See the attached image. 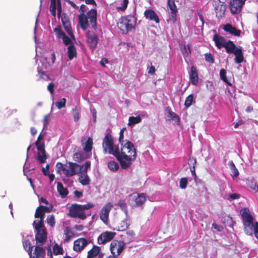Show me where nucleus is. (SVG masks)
Segmentation results:
<instances>
[{"mask_svg":"<svg viewBox=\"0 0 258 258\" xmlns=\"http://www.w3.org/2000/svg\"><path fill=\"white\" fill-rule=\"evenodd\" d=\"M120 152L118 146L116 148L115 157L120 163L121 168H127L137 157L136 150L133 144L127 141L124 144H120Z\"/></svg>","mask_w":258,"mask_h":258,"instance_id":"1","label":"nucleus"},{"mask_svg":"<svg viewBox=\"0 0 258 258\" xmlns=\"http://www.w3.org/2000/svg\"><path fill=\"white\" fill-rule=\"evenodd\" d=\"M240 214L244 226V232L248 236L253 235V227L254 226L253 217L251 215L249 210L244 208L240 210Z\"/></svg>","mask_w":258,"mask_h":258,"instance_id":"2","label":"nucleus"},{"mask_svg":"<svg viewBox=\"0 0 258 258\" xmlns=\"http://www.w3.org/2000/svg\"><path fill=\"white\" fill-rule=\"evenodd\" d=\"M93 207V205L90 203L83 205L77 204H72L69 210V215L73 218H79L82 220H84L87 217L84 211Z\"/></svg>","mask_w":258,"mask_h":258,"instance_id":"3","label":"nucleus"},{"mask_svg":"<svg viewBox=\"0 0 258 258\" xmlns=\"http://www.w3.org/2000/svg\"><path fill=\"white\" fill-rule=\"evenodd\" d=\"M224 48L227 53H233L235 55L234 60L235 62L240 63L243 61L244 56L241 48L236 47L233 41L231 40L227 41Z\"/></svg>","mask_w":258,"mask_h":258,"instance_id":"4","label":"nucleus"},{"mask_svg":"<svg viewBox=\"0 0 258 258\" xmlns=\"http://www.w3.org/2000/svg\"><path fill=\"white\" fill-rule=\"evenodd\" d=\"M102 146L104 153L108 152L115 156L116 147H114L113 138L110 134H107L103 139Z\"/></svg>","mask_w":258,"mask_h":258,"instance_id":"5","label":"nucleus"},{"mask_svg":"<svg viewBox=\"0 0 258 258\" xmlns=\"http://www.w3.org/2000/svg\"><path fill=\"white\" fill-rule=\"evenodd\" d=\"M29 255L30 258H44L45 255V249L40 247V245L31 246L30 242H28Z\"/></svg>","mask_w":258,"mask_h":258,"instance_id":"6","label":"nucleus"},{"mask_svg":"<svg viewBox=\"0 0 258 258\" xmlns=\"http://www.w3.org/2000/svg\"><path fill=\"white\" fill-rule=\"evenodd\" d=\"M35 231V240L38 245H43L47 239V232L44 228L34 227Z\"/></svg>","mask_w":258,"mask_h":258,"instance_id":"7","label":"nucleus"},{"mask_svg":"<svg viewBox=\"0 0 258 258\" xmlns=\"http://www.w3.org/2000/svg\"><path fill=\"white\" fill-rule=\"evenodd\" d=\"M116 233L112 231H105L101 233L97 238L99 244H104L111 241L115 236Z\"/></svg>","mask_w":258,"mask_h":258,"instance_id":"8","label":"nucleus"},{"mask_svg":"<svg viewBox=\"0 0 258 258\" xmlns=\"http://www.w3.org/2000/svg\"><path fill=\"white\" fill-rule=\"evenodd\" d=\"M124 248V244L121 241H113L110 245V249L112 255L116 256L119 255L122 251Z\"/></svg>","mask_w":258,"mask_h":258,"instance_id":"9","label":"nucleus"},{"mask_svg":"<svg viewBox=\"0 0 258 258\" xmlns=\"http://www.w3.org/2000/svg\"><path fill=\"white\" fill-rule=\"evenodd\" d=\"M122 17L120 19L118 24L119 28L123 32H128L133 28V25L131 23L132 17Z\"/></svg>","mask_w":258,"mask_h":258,"instance_id":"10","label":"nucleus"},{"mask_svg":"<svg viewBox=\"0 0 258 258\" xmlns=\"http://www.w3.org/2000/svg\"><path fill=\"white\" fill-rule=\"evenodd\" d=\"M132 204L134 206L139 207L142 206L146 201L145 194L133 193L131 195Z\"/></svg>","mask_w":258,"mask_h":258,"instance_id":"11","label":"nucleus"},{"mask_svg":"<svg viewBox=\"0 0 258 258\" xmlns=\"http://www.w3.org/2000/svg\"><path fill=\"white\" fill-rule=\"evenodd\" d=\"M245 2L243 0H231L229 7L232 14H236L241 12Z\"/></svg>","mask_w":258,"mask_h":258,"instance_id":"12","label":"nucleus"},{"mask_svg":"<svg viewBox=\"0 0 258 258\" xmlns=\"http://www.w3.org/2000/svg\"><path fill=\"white\" fill-rule=\"evenodd\" d=\"M87 41L89 44V47L92 50L95 49L99 41L98 37L94 33H91L88 31L86 33Z\"/></svg>","mask_w":258,"mask_h":258,"instance_id":"13","label":"nucleus"},{"mask_svg":"<svg viewBox=\"0 0 258 258\" xmlns=\"http://www.w3.org/2000/svg\"><path fill=\"white\" fill-rule=\"evenodd\" d=\"M112 207L110 203L106 204L101 210L100 213V219L105 224H107L110 211Z\"/></svg>","mask_w":258,"mask_h":258,"instance_id":"14","label":"nucleus"},{"mask_svg":"<svg viewBox=\"0 0 258 258\" xmlns=\"http://www.w3.org/2000/svg\"><path fill=\"white\" fill-rule=\"evenodd\" d=\"M104 254L101 248L97 245H93L92 248L88 251L87 258H103Z\"/></svg>","mask_w":258,"mask_h":258,"instance_id":"15","label":"nucleus"},{"mask_svg":"<svg viewBox=\"0 0 258 258\" xmlns=\"http://www.w3.org/2000/svg\"><path fill=\"white\" fill-rule=\"evenodd\" d=\"M69 169H67V171L64 172L66 175L68 177H71L74 175L77 174L78 173H80V165L77 163L69 162Z\"/></svg>","mask_w":258,"mask_h":258,"instance_id":"16","label":"nucleus"},{"mask_svg":"<svg viewBox=\"0 0 258 258\" xmlns=\"http://www.w3.org/2000/svg\"><path fill=\"white\" fill-rule=\"evenodd\" d=\"M226 9V6L220 0L215 2V10L216 16L218 18L220 19L224 16Z\"/></svg>","mask_w":258,"mask_h":258,"instance_id":"17","label":"nucleus"},{"mask_svg":"<svg viewBox=\"0 0 258 258\" xmlns=\"http://www.w3.org/2000/svg\"><path fill=\"white\" fill-rule=\"evenodd\" d=\"M168 10L173 22L176 21L177 9L174 0H168Z\"/></svg>","mask_w":258,"mask_h":258,"instance_id":"18","label":"nucleus"},{"mask_svg":"<svg viewBox=\"0 0 258 258\" xmlns=\"http://www.w3.org/2000/svg\"><path fill=\"white\" fill-rule=\"evenodd\" d=\"M88 244V240L84 238H80L74 242L73 249L75 251L80 252Z\"/></svg>","mask_w":258,"mask_h":258,"instance_id":"19","label":"nucleus"},{"mask_svg":"<svg viewBox=\"0 0 258 258\" xmlns=\"http://www.w3.org/2000/svg\"><path fill=\"white\" fill-rule=\"evenodd\" d=\"M88 20H89L92 27L96 29L97 28V11L96 9H91L86 15Z\"/></svg>","mask_w":258,"mask_h":258,"instance_id":"20","label":"nucleus"},{"mask_svg":"<svg viewBox=\"0 0 258 258\" xmlns=\"http://www.w3.org/2000/svg\"><path fill=\"white\" fill-rule=\"evenodd\" d=\"M165 116L167 120L174 122L176 124H179L180 122L179 117L171 110L170 107H167L166 108Z\"/></svg>","mask_w":258,"mask_h":258,"instance_id":"21","label":"nucleus"},{"mask_svg":"<svg viewBox=\"0 0 258 258\" xmlns=\"http://www.w3.org/2000/svg\"><path fill=\"white\" fill-rule=\"evenodd\" d=\"M83 8V6L82 5L80 8V11L82 12V13L79 16V21L81 29L83 30H86L89 26V24L87 18L84 14V12Z\"/></svg>","mask_w":258,"mask_h":258,"instance_id":"22","label":"nucleus"},{"mask_svg":"<svg viewBox=\"0 0 258 258\" xmlns=\"http://www.w3.org/2000/svg\"><path fill=\"white\" fill-rule=\"evenodd\" d=\"M38 151V160L40 164L45 162L46 159V152L44 148V144L42 143L37 147Z\"/></svg>","mask_w":258,"mask_h":258,"instance_id":"23","label":"nucleus"},{"mask_svg":"<svg viewBox=\"0 0 258 258\" xmlns=\"http://www.w3.org/2000/svg\"><path fill=\"white\" fill-rule=\"evenodd\" d=\"M146 19L150 21H154L156 23H159L160 19L156 13L152 9L147 10L144 12Z\"/></svg>","mask_w":258,"mask_h":258,"instance_id":"24","label":"nucleus"},{"mask_svg":"<svg viewBox=\"0 0 258 258\" xmlns=\"http://www.w3.org/2000/svg\"><path fill=\"white\" fill-rule=\"evenodd\" d=\"M223 29L226 32H229L235 36L239 37L241 33V30L236 29L235 27H233L229 24L225 25Z\"/></svg>","mask_w":258,"mask_h":258,"instance_id":"25","label":"nucleus"},{"mask_svg":"<svg viewBox=\"0 0 258 258\" xmlns=\"http://www.w3.org/2000/svg\"><path fill=\"white\" fill-rule=\"evenodd\" d=\"M189 78L192 84L196 85L199 82V77L196 68L192 66L190 68Z\"/></svg>","mask_w":258,"mask_h":258,"instance_id":"26","label":"nucleus"},{"mask_svg":"<svg viewBox=\"0 0 258 258\" xmlns=\"http://www.w3.org/2000/svg\"><path fill=\"white\" fill-rule=\"evenodd\" d=\"M213 40L215 42L216 46L219 49L224 47L227 42L226 39L223 36H219L217 34L214 35Z\"/></svg>","mask_w":258,"mask_h":258,"instance_id":"27","label":"nucleus"},{"mask_svg":"<svg viewBox=\"0 0 258 258\" xmlns=\"http://www.w3.org/2000/svg\"><path fill=\"white\" fill-rule=\"evenodd\" d=\"M197 164V160L196 158L194 157H189L188 159V164L189 166L190 170L191 171V174L195 178L197 177V175L196 173V165Z\"/></svg>","mask_w":258,"mask_h":258,"instance_id":"28","label":"nucleus"},{"mask_svg":"<svg viewBox=\"0 0 258 258\" xmlns=\"http://www.w3.org/2000/svg\"><path fill=\"white\" fill-rule=\"evenodd\" d=\"M74 236V232L70 227H66L63 230V240L69 242Z\"/></svg>","mask_w":258,"mask_h":258,"instance_id":"29","label":"nucleus"},{"mask_svg":"<svg viewBox=\"0 0 258 258\" xmlns=\"http://www.w3.org/2000/svg\"><path fill=\"white\" fill-rule=\"evenodd\" d=\"M68 53L69 59L70 60L77 57L76 48L74 44H71L68 47Z\"/></svg>","mask_w":258,"mask_h":258,"instance_id":"30","label":"nucleus"},{"mask_svg":"<svg viewBox=\"0 0 258 258\" xmlns=\"http://www.w3.org/2000/svg\"><path fill=\"white\" fill-rule=\"evenodd\" d=\"M57 189L59 195L63 198L66 197L68 194V189L63 187L62 183L60 182H57Z\"/></svg>","mask_w":258,"mask_h":258,"instance_id":"31","label":"nucleus"},{"mask_svg":"<svg viewBox=\"0 0 258 258\" xmlns=\"http://www.w3.org/2000/svg\"><path fill=\"white\" fill-rule=\"evenodd\" d=\"M93 146V140L89 137L87 141L83 144V150L86 152H90L92 151Z\"/></svg>","mask_w":258,"mask_h":258,"instance_id":"32","label":"nucleus"},{"mask_svg":"<svg viewBox=\"0 0 258 258\" xmlns=\"http://www.w3.org/2000/svg\"><path fill=\"white\" fill-rule=\"evenodd\" d=\"M73 158L75 161L80 163L85 160L86 157L83 152H80L74 154Z\"/></svg>","mask_w":258,"mask_h":258,"instance_id":"33","label":"nucleus"},{"mask_svg":"<svg viewBox=\"0 0 258 258\" xmlns=\"http://www.w3.org/2000/svg\"><path fill=\"white\" fill-rule=\"evenodd\" d=\"M130 225V223L128 222V219L127 218H125L120 222V225L118 226V231H125L128 228Z\"/></svg>","mask_w":258,"mask_h":258,"instance_id":"34","label":"nucleus"},{"mask_svg":"<svg viewBox=\"0 0 258 258\" xmlns=\"http://www.w3.org/2000/svg\"><path fill=\"white\" fill-rule=\"evenodd\" d=\"M229 165L230 166V169L232 171V173L231 174V175L233 177H236L239 175V171L237 168L236 167L234 163L233 162V161H230L229 162Z\"/></svg>","mask_w":258,"mask_h":258,"instance_id":"35","label":"nucleus"},{"mask_svg":"<svg viewBox=\"0 0 258 258\" xmlns=\"http://www.w3.org/2000/svg\"><path fill=\"white\" fill-rule=\"evenodd\" d=\"M53 251L55 255H62L64 250L61 246L59 245L57 243H55L53 246Z\"/></svg>","mask_w":258,"mask_h":258,"instance_id":"36","label":"nucleus"},{"mask_svg":"<svg viewBox=\"0 0 258 258\" xmlns=\"http://www.w3.org/2000/svg\"><path fill=\"white\" fill-rule=\"evenodd\" d=\"M80 173H87L88 170L91 168V162L87 161L82 165H80Z\"/></svg>","mask_w":258,"mask_h":258,"instance_id":"37","label":"nucleus"},{"mask_svg":"<svg viewBox=\"0 0 258 258\" xmlns=\"http://www.w3.org/2000/svg\"><path fill=\"white\" fill-rule=\"evenodd\" d=\"M62 25L67 33L71 37H74L70 22L62 23Z\"/></svg>","mask_w":258,"mask_h":258,"instance_id":"38","label":"nucleus"},{"mask_svg":"<svg viewBox=\"0 0 258 258\" xmlns=\"http://www.w3.org/2000/svg\"><path fill=\"white\" fill-rule=\"evenodd\" d=\"M45 216H41L39 217V220L36 221L35 220L33 222V225L34 227L36 228H44V219Z\"/></svg>","mask_w":258,"mask_h":258,"instance_id":"39","label":"nucleus"},{"mask_svg":"<svg viewBox=\"0 0 258 258\" xmlns=\"http://www.w3.org/2000/svg\"><path fill=\"white\" fill-rule=\"evenodd\" d=\"M141 121V118L140 116L136 117L131 116L128 119V125L131 126L133 124L138 123Z\"/></svg>","mask_w":258,"mask_h":258,"instance_id":"40","label":"nucleus"},{"mask_svg":"<svg viewBox=\"0 0 258 258\" xmlns=\"http://www.w3.org/2000/svg\"><path fill=\"white\" fill-rule=\"evenodd\" d=\"M79 182L83 185H88L90 183V179L87 175H85L84 176L81 175L79 178Z\"/></svg>","mask_w":258,"mask_h":258,"instance_id":"41","label":"nucleus"},{"mask_svg":"<svg viewBox=\"0 0 258 258\" xmlns=\"http://www.w3.org/2000/svg\"><path fill=\"white\" fill-rule=\"evenodd\" d=\"M108 168L113 171H117L119 168V165L118 163L114 161H110L108 163Z\"/></svg>","mask_w":258,"mask_h":258,"instance_id":"42","label":"nucleus"},{"mask_svg":"<svg viewBox=\"0 0 258 258\" xmlns=\"http://www.w3.org/2000/svg\"><path fill=\"white\" fill-rule=\"evenodd\" d=\"M47 223L51 227H53L55 224V217L53 215H48L46 218Z\"/></svg>","mask_w":258,"mask_h":258,"instance_id":"43","label":"nucleus"},{"mask_svg":"<svg viewBox=\"0 0 258 258\" xmlns=\"http://www.w3.org/2000/svg\"><path fill=\"white\" fill-rule=\"evenodd\" d=\"M194 100V95L192 94H190L188 95L185 100L184 102V105L186 108L189 107L192 104V103L193 102Z\"/></svg>","mask_w":258,"mask_h":258,"instance_id":"44","label":"nucleus"},{"mask_svg":"<svg viewBox=\"0 0 258 258\" xmlns=\"http://www.w3.org/2000/svg\"><path fill=\"white\" fill-rule=\"evenodd\" d=\"M220 77L222 80H223L224 82L228 84L229 85H231V84L229 82L227 78H226V71L225 70L222 69L220 71Z\"/></svg>","mask_w":258,"mask_h":258,"instance_id":"45","label":"nucleus"},{"mask_svg":"<svg viewBox=\"0 0 258 258\" xmlns=\"http://www.w3.org/2000/svg\"><path fill=\"white\" fill-rule=\"evenodd\" d=\"M72 114H73V117L74 119V121H78L80 118V117H79V110L77 108V107L76 106L74 107L72 109Z\"/></svg>","mask_w":258,"mask_h":258,"instance_id":"46","label":"nucleus"},{"mask_svg":"<svg viewBox=\"0 0 258 258\" xmlns=\"http://www.w3.org/2000/svg\"><path fill=\"white\" fill-rule=\"evenodd\" d=\"M53 31L55 33V34L58 38H61L65 34V33L62 31L61 27L59 26L55 28Z\"/></svg>","mask_w":258,"mask_h":258,"instance_id":"47","label":"nucleus"},{"mask_svg":"<svg viewBox=\"0 0 258 258\" xmlns=\"http://www.w3.org/2000/svg\"><path fill=\"white\" fill-rule=\"evenodd\" d=\"M118 206L123 210L126 215L127 214L126 204L124 200H120L118 202Z\"/></svg>","mask_w":258,"mask_h":258,"instance_id":"48","label":"nucleus"},{"mask_svg":"<svg viewBox=\"0 0 258 258\" xmlns=\"http://www.w3.org/2000/svg\"><path fill=\"white\" fill-rule=\"evenodd\" d=\"M66 99L64 98L61 99L55 103L56 106L59 109H61L66 106Z\"/></svg>","mask_w":258,"mask_h":258,"instance_id":"49","label":"nucleus"},{"mask_svg":"<svg viewBox=\"0 0 258 258\" xmlns=\"http://www.w3.org/2000/svg\"><path fill=\"white\" fill-rule=\"evenodd\" d=\"M41 209L43 211V213L45 214V213H49L50 212L53 208V205L50 204L48 206H45L43 205L39 206Z\"/></svg>","mask_w":258,"mask_h":258,"instance_id":"50","label":"nucleus"},{"mask_svg":"<svg viewBox=\"0 0 258 258\" xmlns=\"http://www.w3.org/2000/svg\"><path fill=\"white\" fill-rule=\"evenodd\" d=\"M56 170L57 173H59L61 171H63L66 172L67 169L63 167V165L61 162H58L56 164Z\"/></svg>","mask_w":258,"mask_h":258,"instance_id":"51","label":"nucleus"},{"mask_svg":"<svg viewBox=\"0 0 258 258\" xmlns=\"http://www.w3.org/2000/svg\"><path fill=\"white\" fill-rule=\"evenodd\" d=\"M41 216H45V214L43 213V211H42L40 206H39L36 209L35 217L36 218H38Z\"/></svg>","mask_w":258,"mask_h":258,"instance_id":"52","label":"nucleus"},{"mask_svg":"<svg viewBox=\"0 0 258 258\" xmlns=\"http://www.w3.org/2000/svg\"><path fill=\"white\" fill-rule=\"evenodd\" d=\"M205 60L207 61H208L211 63H214V58L213 55L211 53H206L205 54Z\"/></svg>","mask_w":258,"mask_h":258,"instance_id":"53","label":"nucleus"},{"mask_svg":"<svg viewBox=\"0 0 258 258\" xmlns=\"http://www.w3.org/2000/svg\"><path fill=\"white\" fill-rule=\"evenodd\" d=\"M187 184V179L186 178H182L179 181V186L181 188H185Z\"/></svg>","mask_w":258,"mask_h":258,"instance_id":"54","label":"nucleus"},{"mask_svg":"<svg viewBox=\"0 0 258 258\" xmlns=\"http://www.w3.org/2000/svg\"><path fill=\"white\" fill-rule=\"evenodd\" d=\"M128 4V0H123L121 6L117 7V9L118 10L124 11L126 9Z\"/></svg>","mask_w":258,"mask_h":258,"instance_id":"55","label":"nucleus"},{"mask_svg":"<svg viewBox=\"0 0 258 258\" xmlns=\"http://www.w3.org/2000/svg\"><path fill=\"white\" fill-rule=\"evenodd\" d=\"M253 234H254L255 237L258 241V222H255L254 223V226L253 227Z\"/></svg>","mask_w":258,"mask_h":258,"instance_id":"56","label":"nucleus"},{"mask_svg":"<svg viewBox=\"0 0 258 258\" xmlns=\"http://www.w3.org/2000/svg\"><path fill=\"white\" fill-rule=\"evenodd\" d=\"M63 41V43L66 45L70 44L72 43L71 39L68 37L66 34L61 38Z\"/></svg>","mask_w":258,"mask_h":258,"instance_id":"57","label":"nucleus"},{"mask_svg":"<svg viewBox=\"0 0 258 258\" xmlns=\"http://www.w3.org/2000/svg\"><path fill=\"white\" fill-rule=\"evenodd\" d=\"M126 130V128L123 127L122 129L120 130L119 132V142L120 144H122L124 143V135L123 133L124 131Z\"/></svg>","mask_w":258,"mask_h":258,"instance_id":"58","label":"nucleus"},{"mask_svg":"<svg viewBox=\"0 0 258 258\" xmlns=\"http://www.w3.org/2000/svg\"><path fill=\"white\" fill-rule=\"evenodd\" d=\"M54 84L52 82L49 83L48 85H47V89L51 94H53L54 93Z\"/></svg>","mask_w":258,"mask_h":258,"instance_id":"59","label":"nucleus"},{"mask_svg":"<svg viewBox=\"0 0 258 258\" xmlns=\"http://www.w3.org/2000/svg\"><path fill=\"white\" fill-rule=\"evenodd\" d=\"M57 17L59 18L61 13V6L60 1H57Z\"/></svg>","mask_w":258,"mask_h":258,"instance_id":"60","label":"nucleus"},{"mask_svg":"<svg viewBox=\"0 0 258 258\" xmlns=\"http://www.w3.org/2000/svg\"><path fill=\"white\" fill-rule=\"evenodd\" d=\"M49 165L47 164L45 168L42 169V172L44 175L49 174Z\"/></svg>","mask_w":258,"mask_h":258,"instance_id":"61","label":"nucleus"},{"mask_svg":"<svg viewBox=\"0 0 258 258\" xmlns=\"http://www.w3.org/2000/svg\"><path fill=\"white\" fill-rule=\"evenodd\" d=\"M70 22L69 18L66 14H63L61 17V22L62 24L66 22Z\"/></svg>","mask_w":258,"mask_h":258,"instance_id":"62","label":"nucleus"},{"mask_svg":"<svg viewBox=\"0 0 258 258\" xmlns=\"http://www.w3.org/2000/svg\"><path fill=\"white\" fill-rule=\"evenodd\" d=\"M212 227L216 229L218 231L220 232L223 230V227L220 225H218L216 223H213L212 224Z\"/></svg>","mask_w":258,"mask_h":258,"instance_id":"63","label":"nucleus"},{"mask_svg":"<svg viewBox=\"0 0 258 258\" xmlns=\"http://www.w3.org/2000/svg\"><path fill=\"white\" fill-rule=\"evenodd\" d=\"M49 115L48 114V115H46L44 116V118H43V130H44V128L46 126L47 123H48V117H49Z\"/></svg>","mask_w":258,"mask_h":258,"instance_id":"64","label":"nucleus"}]
</instances>
